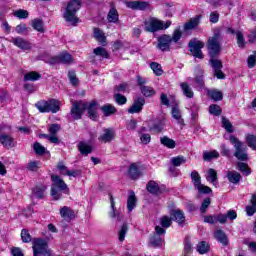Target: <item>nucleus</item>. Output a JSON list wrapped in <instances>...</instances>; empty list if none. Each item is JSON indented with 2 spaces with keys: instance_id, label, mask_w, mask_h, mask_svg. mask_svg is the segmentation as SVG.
<instances>
[{
  "instance_id": "nucleus-13",
  "label": "nucleus",
  "mask_w": 256,
  "mask_h": 256,
  "mask_svg": "<svg viewBox=\"0 0 256 256\" xmlns=\"http://www.w3.org/2000/svg\"><path fill=\"white\" fill-rule=\"evenodd\" d=\"M171 43V36L164 34L158 38L157 47L160 51H169V49H171Z\"/></svg>"
},
{
  "instance_id": "nucleus-25",
  "label": "nucleus",
  "mask_w": 256,
  "mask_h": 256,
  "mask_svg": "<svg viewBox=\"0 0 256 256\" xmlns=\"http://www.w3.org/2000/svg\"><path fill=\"white\" fill-rule=\"evenodd\" d=\"M214 237L224 247H227V245H229V238H227V234H225V232H223V230L215 231L214 232Z\"/></svg>"
},
{
  "instance_id": "nucleus-56",
  "label": "nucleus",
  "mask_w": 256,
  "mask_h": 256,
  "mask_svg": "<svg viewBox=\"0 0 256 256\" xmlns=\"http://www.w3.org/2000/svg\"><path fill=\"white\" fill-rule=\"evenodd\" d=\"M222 127L226 129L227 133H233V131H235L233 129V124L231 123V121H229V119L225 117L222 118Z\"/></svg>"
},
{
  "instance_id": "nucleus-9",
  "label": "nucleus",
  "mask_w": 256,
  "mask_h": 256,
  "mask_svg": "<svg viewBox=\"0 0 256 256\" xmlns=\"http://www.w3.org/2000/svg\"><path fill=\"white\" fill-rule=\"evenodd\" d=\"M216 58L217 57L210 58L209 61L212 69L214 70V76L217 77V79H225V74L221 71V69H223V62Z\"/></svg>"
},
{
  "instance_id": "nucleus-3",
  "label": "nucleus",
  "mask_w": 256,
  "mask_h": 256,
  "mask_svg": "<svg viewBox=\"0 0 256 256\" xmlns=\"http://www.w3.org/2000/svg\"><path fill=\"white\" fill-rule=\"evenodd\" d=\"M229 141L231 145H234L235 153L234 156L238 161H247L248 155H247V146L237 138L235 135H231L229 137Z\"/></svg>"
},
{
  "instance_id": "nucleus-53",
  "label": "nucleus",
  "mask_w": 256,
  "mask_h": 256,
  "mask_svg": "<svg viewBox=\"0 0 256 256\" xmlns=\"http://www.w3.org/2000/svg\"><path fill=\"white\" fill-rule=\"evenodd\" d=\"M209 113H210V115L219 117V115H221V113H222L221 107L217 104H212L209 106Z\"/></svg>"
},
{
  "instance_id": "nucleus-17",
  "label": "nucleus",
  "mask_w": 256,
  "mask_h": 256,
  "mask_svg": "<svg viewBox=\"0 0 256 256\" xmlns=\"http://www.w3.org/2000/svg\"><path fill=\"white\" fill-rule=\"evenodd\" d=\"M115 139V130L113 128H105L103 134L98 137L101 143H111Z\"/></svg>"
},
{
  "instance_id": "nucleus-33",
  "label": "nucleus",
  "mask_w": 256,
  "mask_h": 256,
  "mask_svg": "<svg viewBox=\"0 0 256 256\" xmlns=\"http://www.w3.org/2000/svg\"><path fill=\"white\" fill-rule=\"evenodd\" d=\"M94 39H96L98 43H101V45H105V43H107L105 33H103V31H101L99 28H94Z\"/></svg>"
},
{
  "instance_id": "nucleus-52",
  "label": "nucleus",
  "mask_w": 256,
  "mask_h": 256,
  "mask_svg": "<svg viewBox=\"0 0 256 256\" xmlns=\"http://www.w3.org/2000/svg\"><path fill=\"white\" fill-rule=\"evenodd\" d=\"M68 78L73 87H77V85H79V78H77V74L75 73V71L70 70L68 72Z\"/></svg>"
},
{
  "instance_id": "nucleus-39",
  "label": "nucleus",
  "mask_w": 256,
  "mask_h": 256,
  "mask_svg": "<svg viewBox=\"0 0 256 256\" xmlns=\"http://www.w3.org/2000/svg\"><path fill=\"white\" fill-rule=\"evenodd\" d=\"M206 179L207 181H209V183H212L213 185L217 186V171L212 168L208 169Z\"/></svg>"
},
{
  "instance_id": "nucleus-34",
  "label": "nucleus",
  "mask_w": 256,
  "mask_h": 256,
  "mask_svg": "<svg viewBox=\"0 0 256 256\" xmlns=\"http://www.w3.org/2000/svg\"><path fill=\"white\" fill-rule=\"evenodd\" d=\"M128 175L131 179H139V177H141V171L139 170V166H137V164H132L129 167Z\"/></svg>"
},
{
  "instance_id": "nucleus-15",
  "label": "nucleus",
  "mask_w": 256,
  "mask_h": 256,
  "mask_svg": "<svg viewBox=\"0 0 256 256\" xmlns=\"http://www.w3.org/2000/svg\"><path fill=\"white\" fill-rule=\"evenodd\" d=\"M143 105H145V98L138 97L134 99L131 108H128V113H131L132 115L134 113H141V111H143Z\"/></svg>"
},
{
  "instance_id": "nucleus-5",
  "label": "nucleus",
  "mask_w": 256,
  "mask_h": 256,
  "mask_svg": "<svg viewBox=\"0 0 256 256\" xmlns=\"http://www.w3.org/2000/svg\"><path fill=\"white\" fill-rule=\"evenodd\" d=\"M145 31L148 33H157V31H162L163 29H169L171 27V21L164 23L163 21L151 18L150 20L144 22Z\"/></svg>"
},
{
  "instance_id": "nucleus-27",
  "label": "nucleus",
  "mask_w": 256,
  "mask_h": 256,
  "mask_svg": "<svg viewBox=\"0 0 256 256\" xmlns=\"http://www.w3.org/2000/svg\"><path fill=\"white\" fill-rule=\"evenodd\" d=\"M226 177L229 183H233V185H239L241 181V174L237 171H228Z\"/></svg>"
},
{
  "instance_id": "nucleus-29",
  "label": "nucleus",
  "mask_w": 256,
  "mask_h": 256,
  "mask_svg": "<svg viewBox=\"0 0 256 256\" xmlns=\"http://www.w3.org/2000/svg\"><path fill=\"white\" fill-rule=\"evenodd\" d=\"M110 203H111V209H112V211L110 212V217L112 219H117V221H122L123 214L115 211V199L113 198V195H110Z\"/></svg>"
},
{
  "instance_id": "nucleus-37",
  "label": "nucleus",
  "mask_w": 256,
  "mask_h": 256,
  "mask_svg": "<svg viewBox=\"0 0 256 256\" xmlns=\"http://www.w3.org/2000/svg\"><path fill=\"white\" fill-rule=\"evenodd\" d=\"M180 87L185 97H187L188 99H193V95H194L193 89L189 87V84H187V82L180 83Z\"/></svg>"
},
{
  "instance_id": "nucleus-41",
  "label": "nucleus",
  "mask_w": 256,
  "mask_h": 256,
  "mask_svg": "<svg viewBox=\"0 0 256 256\" xmlns=\"http://www.w3.org/2000/svg\"><path fill=\"white\" fill-rule=\"evenodd\" d=\"M170 162L174 167H181V165L187 163V158L185 156H176L172 157Z\"/></svg>"
},
{
  "instance_id": "nucleus-6",
  "label": "nucleus",
  "mask_w": 256,
  "mask_h": 256,
  "mask_svg": "<svg viewBox=\"0 0 256 256\" xmlns=\"http://www.w3.org/2000/svg\"><path fill=\"white\" fill-rule=\"evenodd\" d=\"M189 51L196 59H204L205 55H203V47H205V43L201 40H197L196 38L192 39L188 43Z\"/></svg>"
},
{
  "instance_id": "nucleus-47",
  "label": "nucleus",
  "mask_w": 256,
  "mask_h": 256,
  "mask_svg": "<svg viewBox=\"0 0 256 256\" xmlns=\"http://www.w3.org/2000/svg\"><path fill=\"white\" fill-rule=\"evenodd\" d=\"M197 251L200 255H205V253L209 252V243L202 241L197 245Z\"/></svg>"
},
{
  "instance_id": "nucleus-50",
  "label": "nucleus",
  "mask_w": 256,
  "mask_h": 256,
  "mask_svg": "<svg viewBox=\"0 0 256 256\" xmlns=\"http://www.w3.org/2000/svg\"><path fill=\"white\" fill-rule=\"evenodd\" d=\"M140 91L144 97H153L155 95V90L150 86H142Z\"/></svg>"
},
{
  "instance_id": "nucleus-18",
  "label": "nucleus",
  "mask_w": 256,
  "mask_h": 256,
  "mask_svg": "<svg viewBox=\"0 0 256 256\" xmlns=\"http://www.w3.org/2000/svg\"><path fill=\"white\" fill-rule=\"evenodd\" d=\"M170 217L183 227L185 225V213H183L180 209H172L170 210Z\"/></svg>"
},
{
  "instance_id": "nucleus-26",
  "label": "nucleus",
  "mask_w": 256,
  "mask_h": 256,
  "mask_svg": "<svg viewBox=\"0 0 256 256\" xmlns=\"http://www.w3.org/2000/svg\"><path fill=\"white\" fill-rule=\"evenodd\" d=\"M146 189L148 193H151V195H161V188H159V184L153 180L147 183Z\"/></svg>"
},
{
  "instance_id": "nucleus-49",
  "label": "nucleus",
  "mask_w": 256,
  "mask_h": 256,
  "mask_svg": "<svg viewBox=\"0 0 256 256\" xmlns=\"http://www.w3.org/2000/svg\"><path fill=\"white\" fill-rule=\"evenodd\" d=\"M127 231H129V226H127V223H124L118 232L119 241L121 242L125 241V236L127 235Z\"/></svg>"
},
{
  "instance_id": "nucleus-48",
  "label": "nucleus",
  "mask_w": 256,
  "mask_h": 256,
  "mask_svg": "<svg viewBox=\"0 0 256 256\" xmlns=\"http://www.w3.org/2000/svg\"><path fill=\"white\" fill-rule=\"evenodd\" d=\"M246 143L248 145V147H250V149H253L254 151H256V136L253 134H248L246 136Z\"/></svg>"
},
{
  "instance_id": "nucleus-16",
  "label": "nucleus",
  "mask_w": 256,
  "mask_h": 256,
  "mask_svg": "<svg viewBox=\"0 0 256 256\" xmlns=\"http://www.w3.org/2000/svg\"><path fill=\"white\" fill-rule=\"evenodd\" d=\"M51 179H52V187L54 192L57 191V189H61L62 191H67V189H69V187L67 186L65 181L61 179V177L57 175H52Z\"/></svg>"
},
{
  "instance_id": "nucleus-4",
  "label": "nucleus",
  "mask_w": 256,
  "mask_h": 256,
  "mask_svg": "<svg viewBox=\"0 0 256 256\" xmlns=\"http://www.w3.org/2000/svg\"><path fill=\"white\" fill-rule=\"evenodd\" d=\"M206 47L210 58L219 57L221 53V34L214 33L212 37H209Z\"/></svg>"
},
{
  "instance_id": "nucleus-20",
  "label": "nucleus",
  "mask_w": 256,
  "mask_h": 256,
  "mask_svg": "<svg viewBox=\"0 0 256 256\" xmlns=\"http://www.w3.org/2000/svg\"><path fill=\"white\" fill-rule=\"evenodd\" d=\"M84 105H86L85 111H88L90 119L95 121V119H97V101L93 100L92 102H84Z\"/></svg>"
},
{
  "instance_id": "nucleus-31",
  "label": "nucleus",
  "mask_w": 256,
  "mask_h": 256,
  "mask_svg": "<svg viewBox=\"0 0 256 256\" xmlns=\"http://www.w3.org/2000/svg\"><path fill=\"white\" fill-rule=\"evenodd\" d=\"M207 95L212 101H223V92L217 89L208 90Z\"/></svg>"
},
{
  "instance_id": "nucleus-38",
  "label": "nucleus",
  "mask_w": 256,
  "mask_h": 256,
  "mask_svg": "<svg viewBox=\"0 0 256 256\" xmlns=\"http://www.w3.org/2000/svg\"><path fill=\"white\" fill-rule=\"evenodd\" d=\"M100 109L104 113L105 117H109L110 115H115V113H117V108H115V106L112 104H106Z\"/></svg>"
},
{
  "instance_id": "nucleus-10",
  "label": "nucleus",
  "mask_w": 256,
  "mask_h": 256,
  "mask_svg": "<svg viewBox=\"0 0 256 256\" xmlns=\"http://www.w3.org/2000/svg\"><path fill=\"white\" fill-rule=\"evenodd\" d=\"M15 47H18V49H21L22 51H31L33 49V45L28 40H25V38L21 37H15L10 40Z\"/></svg>"
},
{
  "instance_id": "nucleus-63",
  "label": "nucleus",
  "mask_w": 256,
  "mask_h": 256,
  "mask_svg": "<svg viewBox=\"0 0 256 256\" xmlns=\"http://www.w3.org/2000/svg\"><path fill=\"white\" fill-rule=\"evenodd\" d=\"M114 99L118 105H125L127 103V97L123 96V94H115Z\"/></svg>"
},
{
  "instance_id": "nucleus-55",
  "label": "nucleus",
  "mask_w": 256,
  "mask_h": 256,
  "mask_svg": "<svg viewBox=\"0 0 256 256\" xmlns=\"http://www.w3.org/2000/svg\"><path fill=\"white\" fill-rule=\"evenodd\" d=\"M237 167L239 171H241V173H244V175L246 176L251 175V169H249V166L247 165V163L238 162Z\"/></svg>"
},
{
  "instance_id": "nucleus-36",
  "label": "nucleus",
  "mask_w": 256,
  "mask_h": 256,
  "mask_svg": "<svg viewBox=\"0 0 256 256\" xmlns=\"http://www.w3.org/2000/svg\"><path fill=\"white\" fill-rule=\"evenodd\" d=\"M149 245H151V247H154V249H157V247H163V238L158 235H153L149 239Z\"/></svg>"
},
{
  "instance_id": "nucleus-58",
  "label": "nucleus",
  "mask_w": 256,
  "mask_h": 256,
  "mask_svg": "<svg viewBox=\"0 0 256 256\" xmlns=\"http://www.w3.org/2000/svg\"><path fill=\"white\" fill-rule=\"evenodd\" d=\"M150 67H151L152 71H154L155 75H157V76L163 75V69H161V64H159L157 62H152L150 64Z\"/></svg>"
},
{
  "instance_id": "nucleus-59",
  "label": "nucleus",
  "mask_w": 256,
  "mask_h": 256,
  "mask_svg": "<svg viewBox=\"0 0 256 256\" xmlns=\"http://www.w3.org/2000/svg\"><path fill=\"white\" fill-rule=\"evenodd\" d=\"M181 37H183V33L181 32V27H178L176 30H174L171 41L174 43H178Z\"/></svg>"
},
{
  "instance_id": "nucleus-35",
  "label": "nucleus",
  "mask_w": 256,
  "mask_h": 256,
  "mask_svg": "<svg viewBox=\"0 0 256 256\" xmlns=\"http://www.w3.org/2000/svg\"><path fill=\"white\" fill-rule=\"evenodd\" d=\"M160 143L161 145H163L164 147H167L168 149H175V147H177V143L175 142V140L167 136L161 137Z\"/></svg>"
},
{
  "instance_id": "nucleus-14",
  "label": "nucleus",
  "mask_w": 256,
  "mask_h": 256,
  "mask_svg": "<svg viewBox=\"0 0 256 256\" xmlns=\"http://www.w3.org/2000/svg\"><path fill=\"white\" fill-rule=\"evenodd\" d=\"M125 5L134 11H145L149 7V3L145 1H126Z\"/></svg>"
},
{
  "instance_id": "nucleus-23",
  "label": "nucleus",
  "mask_w": 256,
  "mask_h": 256,
  "mask_svg": "<svg viewBox=\"0 0 256 256\" xmlns=\"http://www.w3.org/2000/svg\"><path fill=\"white\" fill-rule=\"evenodd\" d=\"M226 33L230 35H235L236 33L238 47L241 49L245 47V38L243 37V33L240 31H235L233 28H227Z\"/></svg>"
},
{
  "instance_id": "nucleus-61",
  "label": "nucleus",
  "mask_w": 256,
  "mask_h": 256,
  "mask_svg": "<svg viewBox=\"0 0 256 256\" xmlns=\"http://www.w3.org/2000/svg\"><path fill=\"white\" fill-rule=\"evenodd\" d=\"M14 17H18V19H27L29 17V12H27V10L19 9L14 12Z\"/></svg>"
},
{
  "instance_id": "nucleus-24",
  "label": "nucleus",
  "mask_w": 256,
  "mask_h": 256,
  "mask_svg": "<svg viewBox=\"0 0 256 256\" xmlns=\"http://www.w3.org/2000/svg\"><path fill=\"white\" fill-rule=\"evenodd\" d=\"M108 23H119V12L115 8V5H111V8L107 15Z\"/></svg>"
},
{
  "instance_id": "nucleus-46",
  "label": "nucleus",
  "mask_w": 256,
  "mask_h": 256,
  "mask_svg": "<svg viewBox=\"0 0 256 256\" xmlns=\"http://www.w3.org/2000/svg\"><path fill=\"white\" fill-rule=\"evenodd\" d=\"M203 159L204 161H211V159H219V152L217 150L204 152Z\"/></svg>"
},
{
  "instance_id": "nucleus-11",
  "label": "nucleus",
  "mask_w": 256,
  "mask_h": 256,
  "mask_svg": "<svg viewBox=\"0 0 256 256\" xmlns=\"http://www.w3.org/2000/svg\"><path fill=\"white\" fill-rule=\"evenodd\" d=\"M49 63L50 65H55L57 63H64V64L73 63V57L71 56V54L67 52H63L58 56H54L50 58Z\"/></svg>"
},
{
  "instance_id": "nucleus-51",
  "label": "nucleus",
  "mask_w": 256,
  "mask_h": 256,
  "mask_svg": "<svg viewBox=\"0 0 256 256\" xmlns=\"http://www.w3.org/2000/svg\"><path fill=\"white\" fill-rule=\"evenodd\" d=\"M172 223H173V219L169 216H162L160 218V225L164 229H167V228L171 227Z\"/></svg>"
},
{
  "instance_id": "nucleus-19",
  "label": "nucleus",
  "mask_w": 256,
  "mask_h": 256,
  "mask_svg": "<svg viewBox=\"0 0 256 256\" xmlns=\"http://www.w3.org/2000/svg\"><path fill=\"white\" fill-rule=\"evenodd\" d=\"M0 143L6 149H13V147H15V138H13V136H11V135L1 133L0 134Z\"/></svg>"
},
{
  "instance_id": "nucleus-30",
  "label": "nucleus",
  "mask_w": 256,
  "mask_h": 256,
  "mask_svg": "<svg viewBox=\"0 0 256 256\" xmlns=\"http://www.w3.org/2000/svg\"><path fill=\"white\" fill-rule=\"evenodd\" d=\"M45 191H47V186L40 184L33 189V195L37 199H43L45 197Z\"/></svg>"
},
{
  "instance_id": "nucleus-2",
  "label": "nucleus",
  "mask_w": 256,
  "mask_h": 256,
  "mask_svg": "<svg viewBox=\"0 0 256 256\" xmlns=\"http://www.w3.org/2000/svg\"><path fill=\"white\" fill-rule=\"evenodd\" d=\"M35 107L40 113H58L61 111V106L58 100H40L35 104Z\"/></svg>"
},
{
  "instance_id": "nucleus-44",
  "label": "nucleus",
  "mask_w": 256,
  "mask_h": 256,
  "mask_svg": "<svg viewBox=\"0 0 256 256\" xmlns=\"http://www.w3.org/2000/svg\"><path fill=\"white\" fill-rule=\"evenodd\" d=\"M32 27L35 29V31H38L39 33H45V28L43 27V20L41 19H34L32 21Z\"/></svg>"
},
{
  "instance_id": "nucleus-28",
  "label": "nucleus",
  "mask_w": 256,
  "mask_h": 256,
  "mask_svg": "<svg viewBox=\"0 0 256 256\" xmlns=\"http://www.w3.org/2000/svg\"><path fill=\"white\" fill-rule=\"evenodd\" d=\"M78 151L81 153V155H85L87 157L89 153H93V147L87 144V142L81 141L78 143Z\"/></svg>"
},
{
  "instance_id": "nucleus-64",
  "label": "nucleus",
  "mask_w": 256,
  "mask_h": 256,
  "mask_svg": "<svg viewBox=\"0 0 256 256\" xmlns=\"http://www.w3.org/2000/svg\"><path fill=\"white\" fill-rule=\"evenodd\" d=\"M139 138L142 145H149V143H151V134H141Z\"/></svg>"
},
{
  "instance_id": "nucleus-40",
  "label": "nucleus",
  "mask_w": 256,
  "mask_h": 256,
  "mask_svg": "<svg viewBox=\"0 0 256 256\" xmlns=\"http://www.w3.org/2000/svg\"><path fill=\"white\" fill-rule=\"evenodd\" d=\"M63 193L65 195H69V189L67 190H61V188H58L55 192L53 190V187H51V196L53 197V199L55 201H59V199H61V197L63 196Z\"/></svg>"
},
{
  "instance_id": "nucleus-7",
  "label": "nucleus",
  "mask_w": 256,
  "mask_h": 256,
  "mask_svg": "<svg viewBox=\"0 0 256 256\" xmlns=\"http://www.w3.org/2000/svg\"><path fill=\"white\" fill-rule=\"evenodd\" d=\"M85 102L83 101H75L72 103L70 115L75 121H79L81 117H83V113H85Z\"/></svg>"
},
{
  "instance_id": "nucleus-8",
  "label": "nucleus",
  "mask_w": 256,
  "mask_h": 256,
  "mask_svg": "<svg viewBox=\"0 0 256 256\" xmlns=\"http://www.w3.org/2000/svg\"><path fill=\"white\" fill-rule=\"evenodd\" d=\"M32 249L34 256H41V254L49 249V243L45 239H34Z\"/></svg>"
},
{
  "instance_id": "nucleus-12",
  "label": "nucleus",
  "mask_w": 256,
  "mask_h": 256,
  "mask_svg": "<svg viewBox=\"0 0 256 256\" xmlns=\"http://www.w3.org/2000/svg\"><path fill=\"white\" fill-rule=\"evenodd\" d=\"M204 223H210V225H215V223H227V216L225 214H217V215H208L204 217Z\"/></svg>"
},
{
  "instance_id": "nucleus-1",
  "label": "nucleus",
  "mask_w": 256,
  "mask_h": 256,
  "mask_svg": "<svg viewBox=\"0 0 256 256\" xmlns=\"http://www.w3.org/2000/svg\"><path fill=\"white\" fill-rule=\"evenodd\" d=\"M79 9H81V1L70 0L63 14L65 21L71 25H77V23H79V18H77V11H79Z\"/></svg>"
},
{
  "instance_id": "nucleus-42",
  "label": "nucleus",
  "mask_w": 256,
  "mask_h": 256,
  "mask_svg": "<svg viewBox=\"0 0 256 256\" xmlns=\"http://www.w3.org/2000/svg\"><path fill=\"white\" fill-rule=\"evenodd\" d=\"M251 206L246 207V212L249 217L253 216L256 213V195L253 194L251 198Z\"/></svg>"
},
{
  "instance_id": "nucleus-22",
  "label": "nucleus",
  "mask_w": 256,
  "mask_h": 256,
  "mask_svg": "<svg viewBox=\"0 0 256 256\" xmlns=\"http://www.w3.org/2000/svg\"><path fill=\"white\" fill-rule=\"evenodd\" d=\"M199 23H201V16L197 15L184 24V31L187 32L197 29V27H199Z\"/></svg>"
},
{
  "instance_id": "nucleus-32",
  "label": "nucleus",
  "mask_w": 256,
  "mask_h": 256,
  "mask_svg": "<svg viewBox=\"0 0 256 256\" xmlns=\"http://www.w3.org/2000/svg\"><path fill=\"white\" fill-rule=\"evenodd\" d=\"M137 207V197H135V192H130L127 200V209L129 213Z\"/></svg>"
},
{
  "instance_id": "nucleus-57",
  "label": "nucleus",
  "mask_w": 256,
  "mask_h": 256,
  "mask_svg": "<svg viewBox=\"0 0 256 256\" xmlns=\"http://www.w3.org/2000/svg\"><path fill=\"white\" fill-rule=\"evenodd\" d=\"M48 131H49L51 137H57V133H59V131H61V125L52 124V125H50Z\"/></svg>"
},
{
  "instance_id": "nucleus-54",
  "label": "nucleus",
  "mask_w": 256,
  "mask_h": 256,
  "mask_svg": "<svg viewBox=\"0 0 256 256\" xmlns=\"http://www.w3.org/2000/svg\"><path fill=\"white\" fill-rule=\"evenodd\" d=\"M191 179L192 183L194 184V187H199L201 185V176L199 175V172L192 171L191 172Z\"/></svg>"
},
{
  "instance_id": "nucleus-21",
  "label": "nucleus",
  "mask_w": 256,
  "mask_h": 256,
  "mask_svg": "<svg viewBox=\"0 0 256 256\" xmlns=\"http://www.w3.org/2000/svg\"><path fill=\"white\" fill-rule=\"evenodd\" d=\"M60 215L64 221H67V223L75 219V211L67 206L60 208Z\"/></svg>"
},
{
  "instance_id": "nucleus-45",
  "label": "nucleus",
  "mask_w": 256,
  "mask_h": 256,
  "mask_svg": "<svg viewBox=\"0 0 256 256\" xmlns=\"http://www.w3.org/2000/svg\"><path fill=\"white\" fill-rule=\"evenodd\" d=\"M41 74L38 72L32 71L24 75V81H39Z\"/></svg>"
},
{
  "instance_id": "nucleus-43",
  "label": "nucleus",
  "mask_w": 256,
  "mask_h": 256,
  "mask_svg": "<svg viewBox=\"0 0 256 256\" xmlns=\"http://www.w3.org/2000/svg\"><path fill=\"white\" fill-rule=\"evenodd\" d=\"M94 55L102 57L103 59H109V52L103 47H97L93 50Z\"/></svg>"
},
{
  "instance_id": "nucleus-60",
  "label": "nucleus",
  "mask_w": 256,
  "mask_h": 256,
  "mask_svg": "<svg viewBox=\"0 0 256 256\" xmlns=\"http://www.w3.org/2000/svg\"><path fill=\"white\" fill-rule=\"evenodd\" d=\"M34 151L37 155H44V153H45V151H47V149L45 148V146L41 145V143L35 142L34 143Z\"/></svg>"
},
{
  "instance_id": "nucleus-62",
  "label": "nucleus",
  "mask_w": 256,
  "mask_h": 256,
  "mask_svg": "<svg viewBox=\"0 0 256 256\" xmlns=\"http://www.w3.org/2000/svg\"><path fill=\"white\" fill-rule=\"evenodd\" d=\"M172 117H173V119H176V121H178V123L183 122V120L181 119V111L179 110L178 107L172 108Z\"/></svg>"
}]
</instances>
